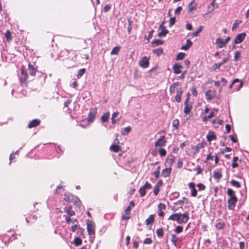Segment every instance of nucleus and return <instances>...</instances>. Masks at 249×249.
I'll use <instances>...</instances> for the list:
<instances>
[{"instance_id":"nucleus-1","label":"nucleus","mask_w":249,"mask_h":249,"mask_svg":"<svg viewBox=\"0 0 249 249\" xmlns=\"http://www.w3.org/2000/svg\"><path fill=\"white\" fill-rule=\"evenodd\" d=\"M189 213L186 212L184 213H174L168 218V220L176 221L178 224L186 223L189 220Z\"/></svg>"},{"instance_id":"nucleus-2","label":"nucleus","mask_w":249,"mask_h":249,"mask_svg":"<svg viewBox=\"0 0 249 249\" xmlns=\"http://www.w3.org/2000/svg\"><path fill=\"white\" fill-rule=\"evenodd\" d=\"M87 231L90 237L94 238L95 225L91 220H88L87 223Z\"/></svg>"},{"instance_id":"nucleus-3","label":"nucleus","mask_w":249,"mask_h":249,"mask_svg":"<svg viewBox=\"0 0 249 249\" xmlns=\"http://www.w3.org/2000/svg\"><path fill=\"white\" fill-rule=\"evenodd\" d=\"M152 185L148 182H146L144 185L142 186L139 189V193L141 196H143L145 195V191L146 189H150Z\"/></svg>"},{"instance_id":"nucleus-4","label":"nucleus","mask_w":249,"mask_h":249,"mask_svg":"<svg viewBox=\"0 0 249 249\" xmlns=\"http://www.w3.org/2000/svg\"><path fill=\"white\" fill-rule=\"evenodd\" d=\"M114 143L110 147V150L115 152H117L121 150V147L118 145L119 140L116 138L114 142Z\"/></svg>"},{"instance_id":"nucleus-5","label":"nucleus","mask_w":249,"mask_h":249,"mask_svg":"<svg viewBox=\"0 0 249 249\" xmlns=\"http://www.w3.org/2000/svg\"><path fill=\"white\" fill-rule=\"evenodd\" d=\"M237 201V198L236 197L230 198L228 200L229 209L230 210H233L235 207V203Z\"/></svg>"},{"instance_id":"nucleus-6","label":"nucleus","mask_w":249,"mask_h":249,"mask_svg":"<svg viewBox=\"0 0 249 249\" xmlns=\"http://www.w3.org/2000/svg\"><path fill=\"white\" fill-rule=\"evenodd\" d=\"M149 64L148 58L144 56L140 61H139V65L143 68H146L148 67Z\"/></svg>"},{"instance_id":"nucleus-7","label":"nucleus","mask_w":249,"mask_h":249,"mask_svg":"<svg viewBox=\"0 0 249 249\" xmlns=\"http://www.w3.org/2000/svg\"><path fill=\"white\" fill-rule=\"evenodd\" d=\"M246 34L245 33H242L238 34L237 36L235 38L234 42L235 44H239L241 43L245 38Z\"/></svg>"},{"instance_id":"nucleus-8","label":"nucleus","mask_w":249,"mask_h":249,"mask_svg":"<svg viewBox=\"0 0 249 249\" xmlns=\"http://www.w3.org/2000/svg\"><path fill=\"white\" fill-rule=\"evenodd\" d=\"M218 111L217 108H213L212 109L210 114L207 116H204L202 118V121L204 122L208 121L209 119L212 118L213 117L215 113H217Z\"/></svg>"},{"instance_id":"nucleus-9","label":"nucleus","mask_w":249,"mask_h":249,"mask_svg":"<svg viewBox=\"0 0 249 249\" xmlns=\"http://www.w3.org/2000/svg\"><path fill=\"white\" fill-rule=\"evenodd\" d=\"M166 141L165 140V136H161L160 137V138L158 140V141L155 143V146L156 147L158 146H162L164 145Z\"/></svg>"},{"instance_id":"nucleus-10","label":"nucleus","mask_w":249,"mask_h":249,"mask_svg":"<svg viewBox=\"0 0 249 249\" xmlns=\"http://www.w3.org/2000/svg\"><path fill=\"white\" fill-rule=\"evenodd\" d=\"M189 98H187L184 102L185 107L184 109V112L185 114H188L192 108V106L188 104Z\"/></svg>"},{"instance_id":"nucleus-11","label":"nucleus","mask_w":249,"mask_h":249,"mask_svg":"<svg viewBox=\"0 0 249 249\" xmlns=\"http://www.w3.org/2000/svg\"><path fill=\"white\" fill-rule=\"evenodd\" d=\"M166 208L165 205L161 203H160L158 205V214L160 217H163L164 216V213L162 211L165 210Z\"/></svg>"},{"instance_id":"nucleus-12","label":"nucleus","mask_w":249,"mask_h":249,"mask_svg":"<svg viewBox=\"0 0 249 249\" xmlns=\"http://www.w3.org/2000/svg\"><path fill=\"white\" fill-rule=\"evenodd\" d=\"M183 91L182 88H177V95L175 96V100L178 103L181 102V95L182 94Z\"/></svg>"},{"instance_id":"nucleus-13","label":"nucleus","mask_w":249,"mask_h":249,"mask_svg":"<svg viewBox=\"0 0 249 249\" xmlns=\"http://www.w3.org/2000/svg\"><path fill=\"white\" fill-rule=\"evenodd\" d=\"M175 158L173 155H170L168 157L165 161V165L167 166H171L175 161Z\"/></svg>"},{"instance_id":"nucleus-14","label":"nucleus","mask_w":249,"mask_h":249,"mask_svg":"<svg viewBox=\"0 0 249 249\" xmlns=\"http://www.w3.org/2000/svg\"><path fill=\"white\" fill-rule=\"evenodd\" d=\"M160 28L161 29V31L158 34L159 37L165 36L168 33V31L165 29V27L163 26V23L161 24L160 26Z\"/></svg>"},{"instance_id":"nucleus-15","label":"nucleus","mask_w":249,"mask_h":249,"mask_svg":"<svg viewBox=\"0 0 249 249\" xmlns=\"http://www.w3.org/2000/svg\"><path fill=\"white\" fill-rule=\"evenodd\" d=\"M40 123V121L38 119H34L32 120L28 124V127L30 128L38 126Z\"/></svg>"},{"instance_id":"nucleus-16","label":"nucleus","mask_w":249,"mask_h":249,"mask_svg":"<svg viewBox=\"0 0 249 249\" xmlns=\"http://www.w3.org/2000/svg\"><path fill=\"white\" fill-rule=\"evenodd\" d=\"M172 168L171 167L163 169L161 172V176L164 178L169 176L171 174Z\"/></svg>"},{"instance_id":"nucleus-17","label":"nucleus","mask_w":249,"mask_h":249,"mask_svg":"<svg viewBox=\"0 0 249 249\" xmlns=\"http://www.w3.org/2000/svg\"><path fill=\"white\" fill-rule=\"evenodd\" d=\"M182 68V66L178 63L174 64L173 66V69L174 72L176 74H179L181 72L180 69Z\"/></svg>"},{"instance_id":"nucleus-18","label":"nucleus","mask_w":249,"mask_h":249,"mask_svg":"<svg viewBox=\"0 0 249 249\" xmlns=\"http://www.w3.org/2000/svg\"><path fill=\"white\" fill-rule=\"evenodd\" d=\"M67 223L69 224H75L78 223V221L76 219L71 218L70 216L64 215Z\"/></svg>"},{"instance_id":"nucleus-19","label":"nucleus","mask_w":249,"mask_h":249,"mask_svg":"<svg viewBox=\"0 0 249 249\" xmlns=\"http://www.w3.org/2000/svg\"><path fill=\"white\" fill-rule=\"evenodd\" d=\"M28 69L31 75L35 76L36 74V72L37 71L36 69L30 63L28 64Z\"/></svg>"},{"instance_id":"nucleus-20","label":"nucleus","mask_w":249,"mask_h":249,"mask_svg":"<svg viewBox=\"0 0 249 249\" xmlns=\"http://www.w3.org/2000/svg\"><path fill=\"white\" fill-rule=\"evenodd\" d=\"M65 211L67 213L68 215L67 216L71 217L73 215H75V212L71 210V207H67L64 208Z\"/></svg>"},{"instance_id":"nucleus-21","label":"nucleus","mask_w":249,"mask_h":249,"mask_svg":"<svg viewBox=\"0 0 249 249\" xmlns=\"http://www.w3.org/2000/svg\"><path fill=\"white\" fill-rule=\"evenodd\" d=\"M193 42L189 39L186 40V44L183 45L181 47V49L183 50H187L192 45Z\"/></svg>"},{"instance_id":"nucleus-22","label":"nucleus","mask_w":249,"mask_h":249,"mask_svg":"<svg viewBox=\"0 0 249 249\" xmlns=\"http://www.w3.org/2000/svg\"><path fill=\"white\" fill-rule=\"evenodd\" d=\"M178 86H179V83L176 82L170 86L169 92L170 95H172L174 93L176 89Z\"/></svg>"},{"instance_id":"nucleus-23","label":"nucleus","mask_w":249,"mask_h":249,"mask_svg":"<svg viewBox=\"0 0 249 249\" xmlns=\"http://www.w3.org/2000/svg\"><path fill=\"white\" fill-rule=\"evenodd\" d=\"M196 9V4L195 3V0H192L188 6V12H191Z\"/></svg>"},{"instance_id":"nucleus-24","label":"nucleus","mask_w":249,"mask_h":249,"mask_svg":"<svg viewBox=\"0 0 249 249\" xmlns=\"http://www.w3.org/2000/svg\"><path fill=\"white\" fill-rule=\"evenodd\" d=\"M27 78V74L24 71L23 69L21 70V76L20 77V81L21 83L25 82Z\"/></svg>"},{"instance_id":"nucleus-25","label":"nucleus","mask_w":249,"mask_h":249,"mask_svg":"<svg viewBox=\"0 0 249 249\" xmlns=\"http://www.w3.org/2000/svg\"><path fill=\"white\" fill-rule=\"evenodd\" d=\"M204 147V144L203 143H199L196 146L193 147L192 148L194 150V155H195L196 152H197L201 148Z\"/></svg>"},{"instance_id":"nucleus-26","label":"nucleus","mask_w":249,"mask_h":249,"mask_svg":"<svg viewBox=\"0 0 249 249\" xmlns=\"http://www.w3.org/2000/svg\"><path fill=\"white\" fill-rule=\"evenodd\" d=\"M135 206L134 202L133 201H131L129 203V205L127 207L125 210V213L126 214H129L131 211V208Z\"/></svg>"},{"instance_id":"nucleus-27","label":"nucleus","mask_w":249,"mask_h":249,"mask_svg":"<svg viewBox=\"0 0 249 249\" xmlns=\"http://www.w3.org/2000/svg\"><path fill=\"white\" fill-rule=\"evenodd\" d=\"M215 44H218V47L221 48L225 45V42H224V40L223 39L219 37L216 39Z\"/></svg>"},{"instance_id":"nucleus-28","label":"nucleus","mask_w":249,"mask_h":249,"mask_svg":"<svg viewBox=\"0 0 249 249\" xmlns=\"http://www.w3.org/2000/svg\"><path fill=\"white\" fill-rule=\"evenodd\" d=\"M205 95L208 100H212L214 97L213 93L211 90H207L206 92Z\"/></svg>"},{"instance_id":"nucleus-29","label":"nucleus","mask_w":249,"mask_h":249,"mask_svg":"<svg viewBox=\"0 0 249 249\" xmlns=\"http://www.w3.org/2000/svg\"><path fill=\"white\" fill-rule=\"evenodd\" d=\"M110 114L109 112L104 113L101 117V121L103 123H105L108 121Z\"/></svg>"},{"instance_id":"nucleus-30","label":"nucleus","mask_w":249,"mask_h":249,"mask_svg":"<svg viewBox=\"0 0 249 249\" xmlns=\"http://www.w3.org/2000/svg\"><path fill=\"white\" fill-rule=\"evenodd\" d=\"M163 41L160 40V39H156L154 41H153L151 43V46L152 47H155L159 45H161L163 44Z\"/></svg>"},{"instance_id":"nucleus-31","label":"nucleus","mask_w":249,"mask_h":249,"mask_svg":"<svg viewBox=\"0 0 249 249\" xmlns=\"http://www.w3.org/2000/svg\"><path fill=\"white\" fill-rule=\"evenodd\" d=\"M208 141H212L213 140L216 139L215 135L213 132H210L207 136Z\"/></svg>"},{"instance_id":"nucleus-32","label":"nucleus","mask_w":249,"mask_h":249,"mask_svg":"<svg viewBox=\"0 0 249 249\" xmlns=\"http://www.w3.org/2000/svg\"><path fill=\"white\" fill-rule=\"evenodd\" d=\"M213 177L219 180L222 178V174L220 172H218L217 171H214L213 172Z\"/></svg>"},{"instance_id":"nucleus-33","label":"nucleus","mask_w":249,"mask_h":249,"mask_svg":"<svg viewBox=\"0 0 249 249\" xmlns=\"http://www.w3.org/2000/svg\"><path fill=\"white\" fill-rule=\"evenodd\" d=\"M154 221V215L153 214H151L149 216V217L146 219L145 223L146 225H149L153 223Z\"/></svg>"},{"instance_id":"nucleus-34","label":"nucleus","mask_w":249,"mask_h":249,"mask_svg":"<svg viewBox=\"0 0 249 249\" xmlns=\"http://www.w3.org/2000/svg\"><path fill=\"white\" fill-rule=\"evenodd\" d=\"M243 82L242 81L240 80V82H237L236 84H234L235 85V88L234 90L235 91H239L241 88L243 87Z\"/></svg>"},{"instance_id":"nucleus-35","label":"nucleus","mask_w":249,"mask_h":249,"mask_svg":"<svg viewBox=\"0 0 249 249\" xmlns=\"http://www.w3.org/2000/svg\"><path fill=\"white\" fill-rule=\"evenodd\" d=\"M95 114L93 112H90L88 116V121L89 122H92L94 118H95Z\"/></svg>"},{"instance_id":"nucleus-36","label":"nucleus","mask_w":249,"mask_h":249,"mask_svg":"<svg viewBox=\"0 0 249 249\" xmlns=\"http://www.w3.org/2000/svg\"><path fill=\"white\" fill-rule=\"evenodd\" d=\"M120 49V47H114V48H113V49L111 51L110 54L111 55H116V54H117L119 53Z\"/></svg>"},{"instance_id":"nucleus-37","label":"nucleus","mask_w":249,"mask_h":249,"mask_svg":"<svg viewBox=\"0 0 249 249\" xmlns=\"http://www.w3.org/2000/svg\"><path fill=\"white\" fill-rule=\"evenodd\" d=\"M131 127L130 126H127L124 128L122 132V134L123 135H125L128 134L130 130H131Z\"/></svg>"},{"instance_id":"nucleus-38","label":"nucleus","mask_w":249,"mask_h":249,"mask_svg":"<svg viewBox=\"0 0 249 249\" xmlns=\"http://www.w3.org/2000/svg\"><path fill=\"white\" fill-rule=\"evenodd\" d=\"M73 244L76 246H79L82 244V240L79 237H76L73 241Z\"/></svg>"},{"instance_id":"nucleus-39","label":"nucleus","mask_w":249,"mask_h":249,"mask_svg":"<svg viewBox=\"0 0 249 249\" xmlns=\"http://www.w3.org/2000/svg\"><path fill=\"white\" fill-rule=\"evenodd\" d=\"M171 242L172 243L176 246L177 245V242L178 241V239L176 237V236L175 234H172L171 235Z\"/></svg>"},{"instance_id":"nucleus-40","label":"nucleus","mask_w":249,"mask_h":249,"mask_svg":"<svg viewBox=\"0 0 249 249\" xmlns=\"http://www.w3.org/2000/svg\"><path fill=\"white\" fill-rule=\"evenodd\" d=\"M230 183L232 186H233L236 188H240L241 187L240 183L237 181H236L234 180H232L230 182Z\"/></svg>"},{"instance_id":"nucleus-41","label":"nucleus","mask_w":249,"mask_h":249,"mask_svg":"<svg viewBox=\"0 0 249 249\" xmlns=\"http://www.w3.org/2000/svg\"><path fill=\"white\" fill-rule=\"evenodd\" d=\"M173 126L176 129H178L179 125V122L178 119H175L173 121L172 123Z\"/></svg>"},{"instance_id":"nucleus-42","label":"nucleus","mask_w":249,"mask_h":249,"mask_svg":"<svg viewBox=\"0 0 249 249\" xmlns=\"http://www.w3.org/2000/svg\"><path fill=\"white\" fill-rule=\"evenodd\" d=\"M5 36L8 41L12 39L11 33L9 30L6 31L5 34Z\"/></svg>"},{"instance_id":"nucleus-43","label":"nucleus","mask_w":249,"mask_h":249,"mask_svg":"<svg viewBox=\"0 0 249 249\" xmlns=\"http://www.w3.org/2000/svg\"><path fill=\"white\" fill-rule=\"evenodd\" d=\"M153 52L157 54L158 55H160L163 52V50L161 48H159L158 49H154L153 50Z\"/></svg>"},{"instance_id":"nucleus-44","label":"nucleus","mask_w":249,"mask_h":249,"mask_svg":"<svg viewBox=\"0 0 249 249\" xmlns=\"http://www.w3.org/2000/svg\"><path fill=\"white\" fill-rule=\"evenodd\" d=\"M156 232L159 237H162L163 235V231L162 228L157 229Z\"/></svg>"},{"instance_id":"nucleus-45","label":"nucleus","mask_w":249,"mask_h":249,"mask_svg":"<svg viewBox=\"0 0 249 249\" xmlns=\"http://www.w3.org/2000/svg\"><path fill=\"white\" fill-rule=\"evenodd\" d=\"M227 194L230 196V198L232 197H236L235 195L234 194L233 191L231 189H228L227 190Z\"/></svg>"},{"instance_id":"nucleus-46","label":"nucleus","mask_w":249,"mask_h":249,"mask_svg":"<svg viewBox=\"0 0 249 249\" xmlns=\"http://www.w3.org/2000/svg\"><path fill=\"white\" fill-rule=\"evenodd\" d=\"M242 22V21L241 20H236L235 22L234 23L233 26H232V30H233L237 28V27L238 26V25L241 23Z\"/></svg>"},{"instance_id":"nucleus-47","label":"nucleus","mask_w":249,"mask_h":249,"mask_svg":"<svg viewBox=\"0 0 249 249\" xmlns=\"http://www.w3.org/2000/svg\"><path fill=\"white\" fill-rule=\"evenodd\" d=\"M238 160L237 157H234L233 158V162L232 163V167L234 168L238 166V164L236 163L237 160Z\"/></svg>"},{"instance_id":"nucleus-48","label":"nucleus","mask_w":249,"mask_h":249,"mask_svg":"<svg viewBox=\"0 0 249 249\" xmlns=\"http://www.w3.org/2000/svg\"><path fill=\"white\" fill-rule=\"evenodd\" d=\"M80 228V226L78 224V222L76 224H73V225L71 227V231L72 232L75 231L78 229Z\"/></svg>"},{"instance_id":"nucleus-49","label":"nucleus","mask_w":249,"mask_h":249,"mask_svg":"<svg viewBox=\"0 0 249 249\" xmlns=\"http://www.w3.org/2000/svg\"><path fill=\"white\" fill-rule=\"evenodd\" d=\"M202 30V26H200L199 28L196 31L192 33V36H197L198 34L200 33Z\"/></svg>"},{"instance_id":"nucleus-50","label":"nucleus","mask_w":249,"mask_h":249,"mask_svg":"<svg viewBox=\"0 0 249 249\" xmlns=\"http://www.w3.org/2000/svg\"><path fill=\"white\" fill-rule=\"evenodd\" d=\"M185 56V53H179L177 56V60H182Z\"/></svg>"},{"instance_id":"nucleus-51","label":"nucleus","mask_w":249,"mask_h":249,"mask_svg":"<svg viewBox=\"0 0 249 249\" xmlns=\"http://www.w3.org/2000/svg\"><path fill=\"white\" fill-rule=\"evenodd\" d=\"M225 226V224L224 222H219L216 224L215 227L218 229H221L223 228Z\"/></svg>"},{"instance_id":"nucleus-52","label":"nucleus","mask_w":249,"mask_h":249,"mask_svg":"<svg viewBox=\"0 0 249 249\" xmlns=\"http://www.w3.org/2000/svg\"><path fill=\"white\" fill-rule=\"evenodd\" d=\"M183 230V227L181 226H178L175 229V231H176L177 233H179L182 232Z\"/></svg>"},{"instance_id":"nucleus-53","label":"nucleus","mask_w":249,"mask_h":249,"mask_svg":"<svg viewBox=\"0 0 249 249\" xmlns=\"http://www.w3.org/2000/svg\"><path fill=\"white\" fill-rule=\"evenodd\" d=\"M154 31L153 30H151L149 32L148 36L147 37L146 36H145V38H146V39H147V40H148V42L149 41L150 38H152V36H153V33H154Z\"/></svg>"},{"instance_id":"nucleus-54","label":"nucleus","mask_w":249,"mask_h":249,"mask_svg":"<svg viewBox=\"0 0 249 249\" xmlns=\"http://www.w3.org/2000/svg\"><path fill=\"white\" fill-rule=\"evenodd\" d=\"M159 154L161 157L165 156L166 151L165 149L160 148L159 150Z\"/></svg>"},{"instance_id":"nucleus-55","label":"nucleus","mask_w":249,"mask_h":249,"mask_svg":"<svg viewBox=\"0 0 249 249\" xmlns=\"http://www.w3.org/2000/svg\"><path fill=\"white\" fill-rule=\"evenodd\" d=\"M182 11V7L181 6L178 7L175 10V14L176 15H179Z\"/></svg>"},{"instance_id":"nucleus-56","label":"nucleus","mask_w":249,"mask_h":249,"mask_svg":"<svg viewBox=\"0 0 249 249\" xmlns=\"http://www.w3.org/2000/svg\"><path fill=\"white\" fill-rule=\"evenodd\" d=\"M222 65L221 63H215L213 65L212 68L214 70H216L219 69Z\"/></svg>"},{"instance_id":"nucleus-57","label":"nucleus","mask_w":249,"mask_h":249,"mask_svg":"<svg viewBox=\"0 0 249 249\" xmlns=\"http://www.w3.org/2000/svg\"><path fill=\"white\" fill-rule=\"evenodd\" d=\"M85 72V69H81L79 70V71H78V73L77 74V76L78 77H80V76H82L84 74Z\"/></svg>"},{"instance_id":"nucleus-58","label":"nucleus","mask_w":249,"mask_h":249,"mask_svg":"<svg viewBox=\"0 0 249 249\" xmlns=\"http://www.w3.org/2000/svg\"><path fill=\"white\" fill-rule=\"evenodd\" d=\"M197 186L198 187V189L200 191L204 190L206 188L205 186L203 184H202V183H198L197 185Z\"/></svg>"},{"instance_id":"nucleus-59","label":"nucleus","mask_w":249,"mask_h":249,"mask_svg":"<svg viewBox=\"0 0 249 249\" xmlns=\"http://www.w3.org/2000/svg\"><path fill=\"white\" fill-rule=\"evenodd\" d=\"M176 22V18L175 17H172L169 20V25L170 26H172Z\"/></svg>"},{"instance_id":"nucleus-60","label":"nucleus","mask_w":249,"mask_h":249,"mask_svg":"<svg viewBox=\"0 0 249 249\" xmlns=\"http://www.w3.org/2000/svg\"><path fill=\"white\" fill-rule=\"evenodd\" d=\"M237 82H240V80L238 78L234 79L231 84L230 85L229 89H231L232 86L236 84Z\"/></svg>"},{"instance_id":"nucleus-61","label":"nucleus","mask_w":249,"mask_h":249,"mask_svg":"<svg viewBox=\"0 0 249 249\" xmlns=\"http://www.w3.org/2000/svg\"><path fill=\"white\" fill-rule=\"evenodd\" d=\"M191 195L192 196L195 197L197 195V190L195 189L191 190Z\"/></svg>"},{"instance_id":"nucleus-62","label":"nucleus","mask_w":249,"mask_h":249,"mask_svg":"<svg viewBox=\"0 0 249 249\" xmlns=\"http://www.w3.org/2000/svg\"><path fill=\"white\" fill-rule=\"evenodd\" d=\"M152 243V240L150 238H147L143 241V244H150Z\"/></svg>"},{"instance_id":"nucleus-63","label":"nucleus","mask_w":249,"mask_h":249,"mask_svg":"<svg viewBox=\"0 0 249 249\" xmlns=\"http://www.w3.org/2000/svg\"><path fill=\"white\" fill-rule=\"evenodd\" d=\"M159 191H160V189H159V186H155L154 188V191H153L154 195L156 196L157 195L159 192Z\"/></svg>"},{"instance_id":"nucleus-64","label":"nucleus","mask_w":249,"mask_h":249,"mask_svg":"<svg viewBox=\"0 0 249 249\" xmlns=\"http://www.w3.org/2000/svg\"><path fill=\"white\" fill-rule=\"evenodd\" d=\"M111 8V6L110 4L106 5L104 8V11L106 12L109 11Z\"/></svg>"}]
</instances>
